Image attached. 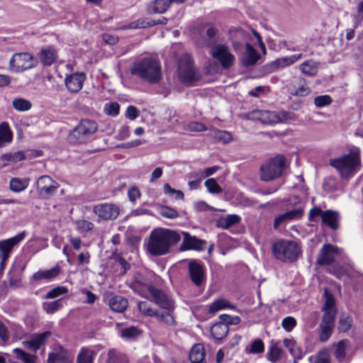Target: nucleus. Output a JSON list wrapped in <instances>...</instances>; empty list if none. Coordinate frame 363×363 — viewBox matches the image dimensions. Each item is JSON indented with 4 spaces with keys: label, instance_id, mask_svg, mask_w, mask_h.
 <instances>
[{
    "label": "nucleus",
    "instance_id": "72a5a7b5",
    "mask_svg": "<svg viewBox=\"0 0 363 363\" xmlns=\"http://www.w3.org/2000/svg\"><path fill=\"white\" fill-rule=\"evenodd\" d=\"M210 136L224 144L229 143L232 140V135L229 132L217 129L211 130Z\"/></svg>",
    "mask_w": 363,
    "mask_h": 363
},
{
    "label": "nucleus",
    "instance_id": "c03bdc74",
    "mask_svg": "<svg viewBox=\"0 0 363 363\" xmlns=\"http://www.w3.org/2000/svg\"><path fill=\"white\" fill-rule=\"evenodd\" d=\"M170 4V0H155L152 11L156 13H163L167 11Z\"/></svg>",
    "mask_w": 363,
    "mask_h": 363
},
{
    "label": "nucleus",
    "instance_id": "37998d69",
    "mask_svg": "<svg viewBox=\"0 0 363 363\" xmlns=\"http://www.w3.org/2000/svg\"><path fill=\"white\" fill-rule=\"evenodd\" d=\"M140 334V330L134 326L127 327L121 330V335L125 339H134Z\"/></svg>",
    "mask_w": 363,
    "mask_h": 363
},
{
    "label": "nucleus",
    "instance_id": "1a4fd4ad",
    "mask_svg": "<svg viewBox=\"0 0 363 363\" xmlns=\"http://www.w3.org/2000/svg\"><path fill=\"white\" fill-rule=\"evenodd\" d=\"M249 118H256L262 121L264 123H284L293 120L294 114L291 112L281 111L279 112L267 111H255L249 113Z\"/></svg>",
    "mask_w": 363,
    "mask_h": 363
},
{
    "label": "nucleus",
    "instance_id": "6e6d98bb",
    "mask_svg": "<svg viewBox=\"0 0 363 363\" xmlns=\"http://www.w3.org/2000/svg\"><path fill=\"white\" fill-rule=\"evenodd\" d=\"M352 320L349 316H342L339 320L338 330L342 332H346L351 327Z\"/></svg>",
    "mask_w": 363,
    "mask_h": 363
},
{
    "label": "nucleus",
    "instance_id": "c756f323",
    "mask_svg": "<svg viewBox=\"0 0 363 363\" xmlns=\"http://www.w3.org/2000/svg\"><path fill=\"white\" fill-rule=\"evenodd\" d=\"M295 219V209L279 215L274 218V228L278 230L280 226H284L290 221Z\"/></svg>",
    "mask_w": 363,
    "mask_h": 363
},
{
    "label": "nucleus",
    "instance_id": "58836bf2",
    "mask_svg": "<svg viewBox=\"0 0 363 363\" xmlns=\"http://www.w3.org/2000/svg\"><path fill=\"white\" fill-rule=\"evenodd\" d=\"M13 352L16 359L23 361V363H35V356L33 354H28L19 348L14 349Z\"/></svg>",
    "mask_w": 363,
    "mask_h": 363
},
{
    "label": "nucleus",
    "instance_id": "4468645a",
    "mask_svg": "<svg viewBox=\"0 0 363 363\" xmlns=\"http://www.w3.org/2000/svg\"><path fill=\"white\" fill-rule=\"evenodd\" d=\"M210 54L225 69L230 67L235 62V56L230 52L229 48L224 44H217L212 47Z\"/></svg>",
    "mask_w": 363,
    "mask_h": 363
},
{
    "label": "nucleus",
    "instance_id": "69168bd1",
    "mask_svg": "<svg viewBox=\"0 0 363 363\" xmlns=\"http://www.w3.org/2000/svg\"><path fill=\"white\" fill-rule=\"evenodd\" d=\"M333 274L338 279L345 281L347 277H350L349 272L343 268H335Z\"/></svg>",
    "mask_w": 363,
    "mask_h": 363
},
{
    "label": "nucleus",
    "instance_id": "338daca9",
    "mask_svg": "<svg viewBox=\"0 0 363 363\" xmlns=\"http://www.w3.org/2000/svg\"><path fill=\"white\" fill-rule=\"evenodd\" d=\"M189 129L191 131L202 132L207 130L206 127L201 123L193 122L189 124Z\"/></svg>",
    "mask_w": 363,
    "mask_h": 363
},
{
    "label": "nucleus",
    "instance_id": "b1692460",
    "mask_svg": "<svg viewBox=\"0 0 363 363\" xmlns=\"http://www.w3.org/2000/svg\"><path fill=\"white\" fill-rule=\"evenodd\" d=\"M60 272L61 267L59 265H56L50 269L39 270L32 275L31 281L36 282L42 279L50 280L58 276Z\"/></svg>",
    "mask_w": 363,
    "mask_h": 363
},
{
    "label": "nucleus",
    "instance_id": "6ab92c4d",
    "mask_svg": "<svg viewBox=\"0 0 363 363\" xmlns=\"http://www.w3.org/2000/svg\"><path fill=\"white\" fill-rule=\"evenodd\" d=\"M51 335L52 333L50 331H45L40 334H34L30 340L25 341L23 344L26 348H28L33 352H36L46 343Z\"/></svg>",
    "mask_w": 363,
    "mask_h": 363
},
{
    "label": "nucleus",
    "instance_id": "09e8293b",
    "mask_svg": "<svg viewBox=\"0 0 363 363\" xmlns=\"http://www.w3.org/2000/svg\"><path fill=\"white\" fill-rule=\"evenodd\" d=\"M281 355V350L277 345H274L268 352V359L270 362L275 363L279 359Z\"/></svg>",
    "mask_w": 363,
    "mask_h": 363
},
{
    "label": "nucleus",
    "instance_id": "e433bc0d",
    "mask_svg": "<svg viewBox=\"0 0 363 363\" xmlns=\"http://www.w3.org/2000/svg\"><path fill=\"white\" fill-rule=\"evenodd\" d=\"M94 352L88 348H82L77 356V363H93Z\"/></svg>",
    "mask_w": 363,
    "mask_h": 363
},
{
    "label": "nucleus",
    "instance_id": "f8f14e48",
    "mask_svg": "<svg viewBox=\"0 0 363 363\" xmlns=\"http://www.w3.org/2000/svg\"><path fill=\"white\" fill-rule=\"evenodd\" d=\"M274 256L284 262H293L295 259V244L293 241L280 240L272 246Z\"/></svg>",
    "mask_w": 363,
    "mask_h": 363
},
{
    "label": "nucleus",
    "instance_id": "f3484780",
    "mask_svg": "<svg viewBox=\"0 0 363 363\" xmlns=\"http://www.w3.org/2000/svg\"><path fill=\"white\" fill-rule=\"evenodd\" d=\"M340 254V249L333 245H324L321 248L316 262L319 265H330Z\"/></svg>",
    "mask_w": 363,
    "mask_h": 363
},
{
    "label": "nucleus",
    "instance_id": "c9c22d12",
    "mask_svg": "<svg viewBox=\"0 0 363 363\" xmlns=\"http://www.w3.org/2000/svg\"><path fill=\"white\" fill-rule=\"evenodd\" d=\"M12 106L16 111L24 112L31 108L32 104L27 99L23 98H16L12 101Z\"/></svg>",
    "mask_w": 363,
    "mask_h": 363
},
{
    "label": "nucleus",
    "instance_id": "7c9ffc66",
    "mask_svg": "<svg viewBox=\"0 0 363 363\" xmlns=\"http://www.w3.org/2000/svg\"><path fill=\"white\" fill-rule=\"evenodd\" d=\"M13 134L7 122L0 123V147L10 143L12 140Z\"/></svg>",
    "mask_w": 363,
    "mask_h": 363
},
{
    "label": "nucleus",
    "instance_id": "864d4df0",
    "mask_svg": "<svg viewBox=\"0 0 363 363\" xmlns=\"http://www.w3.org/2000/svg\"><path fill=\"white\" fill-rule=\"evenodd\" d=\"M104 110L106 114L116 116L119 113L120 106L117 102H109L106 104Z\"/></svg>",
    "mask_w": 363,
    "mask_h": 363
},
{
    "label": "nucleus",
    "instance_id": "8fccbe9b",
    "mask_svg": "<svg viewBox=\"0 0 363 363\" xmlns=\"http://www.w3.org/2000/svg\"><path fill=\"white\" fill-rule=\"evenodd\" d=\"M229 303L228 301L224 299H218L213 302L209 306V312L216 313L218 311L228 307Z\"/></svg>",
    "mask_w": 363,
    "mask_h": 363
},
{
    "label": "nucleus",
    "instance_id": "ddd939ff",
    "mask_svg": "<svg viewBox=\"0 0 363 363\" xmlns=\"http://www.w3.org/2000/svg\"><path fill=\"white\" fill-rule=\"evenodd\" d=\"M33 56L28 52L15 53L9 61V69L13 72H21L35 66Z\"/></svg>",
    "mask_w": 363,
    "mask_h": 363
},
{
    "label": "nucleus",
    "instance_id": "5701e85b",
    "mask_svg": "<svg viewBox=\"0 0 363 363\" xmlns=\"http://www.w3.org/2000/svg\"><path fill=\"white\" fill-rule=\"evenodd\" d=\"M57 58V52L52 46L43 48L40 52V60L45 66H50Z\"/></svg>",
    "mask_w": 363,
    "mask_h": 363
},
{
    "label": "nucleus",
    "instance_id": "f257e3e1",
    "mask_svg": "<svg viewBox=\"0 0 363 363\" xmlns=\"http://www.w3.org/2000/svg\"><path fill=\"white\" fill-rule=\"evenodd\" d=\"M132 288L141 296L154 302L160 308L166 311L162 313L159 312V315H155L160 321L169 326L176 324L172 314L174 310V301L162 291L152 285L143 284L140 281H135L133 283Z\"/></svg>",
    "mask_w": 363,
    "mask_h": 363
},
{
    "label": "nucleus",
    "instance_id": "680f3d73",
    "mask_svg": "<svg viewBox=\"0 0 363 363\" xmlns=\"http://www.w3.org/2000/svg\"><path fill=\"white\" fill-rule=\"evenodd\" d=\"M103 40L108 45H116L118 42V38L116 35H113L108 33H104L101 35Z\"/></svg>",
    "mask_w": 363,
    "mask_h": 363
},
{
    "label": "nucleus",
    "instance_id": "c85d7f7f",
    "mask_svg": "<svg viewBox=\"0 0 363 363\" xmlns=\"http://www.w3.org/2000/svg\"><path fill=\"white\" fill-rule=\"evenodd\" d=\"M229 331V327L226 323H217L211 328V333L214 339L220 340L224 338Z\"/></svg>",
    "mask_w": 363,
    "mask_h": 363
},
{
    "label": "nucleus",
    "instance_id": "423d86ee",
    "mask_svg": "<svg viewBox=\"0 0 363 363\" xmlns=\"http://www.w3.org/2000/svg\"><path fill=\"white\" fill-rule=\"evenodd\" d=\"M178 77L184 84H190L200 79L199 69L194 66L192 57L189 53L184 55L179 60Z\"/></svg>",
    "mask_w": 363,
    "mask_h": 363
},
{
    "label": "nucleus",
    "instance_id": "a878e982",
    "mask_svg": "<svg viewBox=\"0 0 363 363\" xmlns=\"http://www.w3.org/2000/svg\"><path fill=\"white\" fill-rule=\"evenodd\" d=\"M260 58L256 50L248 43H246V52L242 60V64L245 67L254 65Z\"/></svg>",
    "mask_w": 363,
    "mask_h": 363
},
{
    "label": "nucleus",
    "instance_id": "4be33fe9",
    "mask_svg": "<svg viewBox=\"0 0 363 363\" xmlns=\"http://www.w3.org/2000/svg\"><path fill=\"white\" fill-rule=\"evenodd\" d=\"M84 79L83 73L72 74L65 79L66 87L71 93H77L82 89Z\"/></svg>",
    "mask_w": 363,
    "mask_h": 363
},
{
    "label": "nucleus",
    "instance_id": "bf43d9fd",
    "mask_svg": "<svg viewBox=\"0 0 363 363\" xmlns=\"http://www.w3.org/2000/svg\"><path fill=\"white\" fill-rule=\"evenodd\" d=\"M128 196L130 201L135 202L138 198L140 197L141 194L138 188L133 186L128 190Z\"/></svg>",
    "mask_w": 363,
    "mask_h": 363
},
{
    "label": "nucleus",
    "instance_id": "de8ad7c7",
    "mask_svg": "<svg viewBox=\"0 0 363 363\" xmlns=\"http://www.w3.org/2000/svg\"><path fill=\"white\" fill-rule=\"evenodd\" d=\"M159 213L165 218L173 219L179 216L178 212L170 207L162 206L159 208Z\"/></svg>",
    "mask_w": 363,
    "mask_h": 363
},
{
    "label": "nucleus",
    "instance_id": "39448f33",
    "mask_svg": "<svg viewBox=\"0 0 363 363\" xmlns=\"http://www.w3.org/2000/svg\"><path fill=\"white\" fill-rule=\"evenodd\" d=\"M324 315L320 325V340L322 342L327 341L330 337L337 313L335 297L327 289L324 290Z\"/></svg>",
    "mask_w": 363,
    "mask_h": 363
},
{
    "label": "nucleus",
    "instance_id": "393cba45",
    "mask_svg": "<svg viewBox=\"0 0 363 363\" xmlns=\"http://www.w3.org/2000/svg\"><path fill=\"white\" fill-rule=\"evenodd\" d=\"M321 220L323 224L328 225L333 230H335L338 227L340 214L335 211H325L323 215V219Z\"/></svg>",
    "mask_w": 363,
    "mask_h": 363
},
{
    "label": "nucleus",
    "instance_id": "9b49d317",
    "mask_svg": "<svg viewBox=\"0 0 363 363\" xmlns=\"http://www.w3.org/2000/svg\"><path fill=\"white\" fill-rule=\"evenodd\" d=\"M25 237L26 232L23 231L14 237L0 241V274L3 272L13 247L18 245Z\"/></svg>",
    "mask_w": 363,
    "mask_h": 363
},
{
    "label": "nucleus",
    "instance_id": "a19ab883",
    "mask_svg": "<svg viewBox=\"0 0 363 363\" xmlns=\"http://www.w3.org/2000/svg\"><path fill=\"white\" fill-rule=\"evenodd\" d=\"M348 345L347 340H341L338 342L335 348V357L340 362H344L345 360V350Z\"/></svg>",
    "mask_w": 363,
    "mask_h": 363
},
{
    "label": "nucleus",
    "instance_id": "79ce46f5",
    "mask_svg": "<svg viewBox=\"0 0 363 363\" xmlns=\"http://www.w3.org/2000/svg\"><path fill=\"white\" fill-rule=\"evenodd\" d=\"M264 350V342L260 339L254 340L249 347L245 348V352L247 354L262 353Z\"/></svg>",
    "mask_w": 363,
    "mask_h": 363
},
{
    "label": "nucleus",
    "instance_id": "0e129e2a",
    "mask_svg": "<svg viewBox=\"0 0 363 363\" xmlns=\"http://www.w3.org/2000/svg\"><path fill=\"white\" fill-rule=\"evenodd\" d=\"M194 207L197 212L207 211L211 209V207L203 201L194 203Z\"/></svg>",
    "mask_w": 363,
    "mask_h": 363
},
{
    "label": "nucleus",
    "instance_id": "4c0bfd02",
    "mask_svg": "<svg viewBox=\"0 0 363 363\" xmlns=\"http://www.w3.org/2000/svg\"><path fill=\"white\" fill-rule=\"evenodd\" d=\"M107 356L108 358L106 363H123L128 360L123 354L115 350H109Z\"/></svg>",
    "mask_w": 363,
    "mask_h": 363
},
{
    "label": "nucleus",
    "instance_id": "a211bd4d",
    "mask_svg": "<svg viewBox=\"0 0 363 363\" xmlns=\"http://www.w3.org/2000/svg\"><path fill=\"white\" fill-rule=\"evenodd\" d=\"M58 187L59 184L48 175L40 177L37 181L38 191L42 195H51Z\"/></svg>",
    "mask_w": 363,
    "mask_h": 363
},
{
    "label": "nucleus",
    "instance_id": "7ed1b4c3",
    "mask_svg": "<svg viewBox=\"0 0 363 363\" xmlns=\"http://www.w3.org/2000/svg\"><path fill=\"white\" fill-rule=\"evenodd\" d=\"M330 164L334 167L342 178L349 179L361 170V152L356 146H350L348 153L332 159Z\"/></svg>",
    "mask_w": 363,
    "mask_h": 363
},
{
    "label": "nucleus",
    "instance_id": "3c124183",
    "mask_svg": "<svg viewBox=\"0 0 363 363\" xmlns=\"http://www.w3.org/2000/svg\"><path fill=\"white\" fill-rule=\"evenodd\" d=\"M62 307L61 299L49 302L44 304L45 311L49 314H52Z\"/></svg>",
    "mask_w": 363,
    "mask_h": 363
},
{
    "label": "nucleus",
    "instance_id": "412c9836",
    "mask_svg": "<svg viewBox=\"0 0 363 363\" xmlns=\"http://www.w3.org/2000/svg\"><path fill=\"white\" fill-rule=\"evenodd\" d=\"M184 240L180 246V250H202L206 244V241L198 239L195 236H191L189 233L183 232Z\"/></svg>",
    "mask_w": 363,
    "mask_h": 363
},
{
    "label": "nucleus",
    "instance_id": "20e7f679",
    "mask_svg": "<svg viewBox=\"0 0 363 363\" xmlns=\"http://www.w3.org/2000/svg\"><path fill=\"white\" fill-rule=\"evenodd\" d=\"M130 73L151 84L158 83L162 77L160 62L153 57H144L134 62Z\"/></svg>",
    "mask_w": 363,
    "mask_h": 363
},
{
    "label": "nucleus",
    "instance_id": "f704fd0d",
    "mask_svg": "<svg viewBox=\"0 0 363 363\" xmlns=\"http://www.w3.org/2000/svg\"><path fill=\"white\" fill-rule=\"evenodd\" d=\"M318 64L313 60L304 62L300 66L301 72L308 76H312L316 74Z\"/></svg>",
    "mask_w": 363,
    "mask_h": 363
},
{
    "label": "nucleus",
    "instance_id": "13d9d810",
    "mask_svg": "<svg viewBox=\"0 0 363 363\" xmlns=\"http://www.w3.org/2000/svg\"><path fill=\"white\" fill-rule=\"evenodd\" d=\"M299 185V191L301 192V198L306 199L308 194V189L303 184V179L301 176H296V186Z\"/></svg>",
    "mask_w": 363,
    "mask_h": 363
},
{
    "label": "nucleus",
    "instance_id": "f03ea898",
    "mask_svg": "<svg viewBox=\"0 0 363 363\" xmlns=\"http://www.w3.org/2000/svg\"><path fill=\"white\" fill-rule=\"evenodd\" d=\"M180 240V235L174 230L164 228L155 229L149 235L147 250L153 256L164 255L169 253L172 246Z\"/></svg>",
    "mask_w": 363,
    "mask_h": 363
},
{
    "label": "nucleus",
    "instance_id": "9d476101",
    "mask_svg": "<svg viewBox=\"0 0 363 363\" xmlns=\"http://www.w3.org/2000/svg\"><path fill=\"white\" fill-rule=\"evenodd\" d=\"M219 38V30L213 24L204 23L199 28V36L197 44L201 48H212L217 45Z\"/></svg>",
    "mask_w": 363,
    "mask_h": 363
},
{
    "label": "nucleus",
    "instance_id": "2f4dec72",
    "mask_svg": "<svg viewBox=\"0 0 363 363\" xmlns=\"http://www.w3.org/2000/svg\"><path fill=\"white\" fill-rule=\"evenodd\" d=\"M240 218L235 214L228 215L225 217H221L216 221V226L223 229H228L230 227L238 223Z\"/></svg>",
    "mask_w": 363,
    "mask_h": 363
},
{
    "label": "nucleus",
    "instance_id": "e2e57ef3",
    "mask_svg": "<svg viewBox=\"0 0 363 363\" xmlns=\"http://www.w3.org/2000/svg\"><path fill=\"white\" fill-rule=\"evenodd\" d=\"M294 62L292 57H282L277 59L274 62V65L277 67H281L286 65H289Z\"/></svg>",
    "mask_w": 363,
    "mask_h": 363
},
{
    "label": "nucleus",
    "instance_id": "49530a36",
    "mask_svg": "<svg viewBox=\"0 0 363 363\" xmlns=\"http://www.w3.org/2000/svg\"><path fill=\"white\" fill-rule=\"evenodd\" d=\"M205 186L208 191L211 194H220L222 192V189L215 179H208L205 182Z\"/></svg>",
    "mask_w": 363,
    "mask_h": 363
},
{
    "label": "nucleus",
    "instance_id": "6e6552de",
    "mask_svg": "<svg viewBox=\"0 0 363 363\" xmlns=\"http://www.w3.org/2000/svg\"><path fill=\"white\" fill-rule=\"evenodd\" d=\"M96 122L91 120H82L69 133V140L72 143H84L97 130Z\"/></svg>",
    "mask_w": 363,
    "mask_h": 363
},
{
    "label": "nucleus",
    "instance_id": "2eb2a0df",
    "mask_svg": "<svg viewBox=\"0 0 363 363\" xmlns=\"http://www.w3.org/2000/svg\"><path fill=\"white\" fill-rule=\"evenodd\" d=\"M188 271L190 279L195 286L199 287L206 282V270L200 262L197 260L189 261Z\"/></svg>",
    "mask_w": 363,
    "mask_h": 363
},
{
    "label": "nucleus",
    "instance_id": "ea45409f",
    "mask_svg": "<svg viewBox=\"0 0 363 363\" xmlns=\"http://www.w3.org/2000/svg\"><path fill=\"white\" fill-rule=\"evenodd\" d=\"M138 308L140 313L144 314L145 315L154 317L155 315H159V312L153 309L150 303L147 301H140L138 303Z\"/></svg>",
    "mask_w": 363,
    "mask_h": 363
},
{
    "label": "nucleus",
    "instance_id": "052dcab7",
    "mask_svg": "<svg viewBox=\"0 0 363 363\" xmlns=\"http://www.w3.org/2000/svg\"><path fill=\"white\" fill-rule=\"evenodd\" d=\"M315 363H330L328 352L326 350L320 351L316 357Z\"/></svg>",
    "mask_w": 363,
    "mask_h": 363
},
{
    "label": "nucleus",
    "instance_id": "dca6fc26",
    "mask_svg": "<svg viewBox=\"0 0 363 363\" xmlns=\"http://www.w3.org/2000/svg\"><path fill=\"white\" fill-rule=\"evenodd\" d=\"M94 213L98 217L103 220H114L120 213V209L118 206L113 203H100L94 206Z\"/></svg>",
    "mask_w": 363,
    "mask_h": 363
},
{
    "label": "nucleus",
    "instance_id": "a18cd8bd",
    "mask_svg": "<svg viewBox=\"0 0 363 363\" xmlns=\"http://www.w3.org/2000/svg\"><path fill=\"white\" fill-rule=\"evenodd\" d=\"M68 292V289L65 286H59L52 289L49 291L46 295L45 298L48 299L55 298L61 295L66 294Z\"/></svg>",
    "mask_w": 363,
    "mask_h": 363
},
{
    "label": "nucleus",
    "instance_id": "473e14b6",
    "mask_svg": "<svg viewBox=\"0 0 363 363\" xmlns=\"http://www.w3.org/2000/svg\"><path fill=\"white\" fill-rule=\"evenodd\" d=\"M29 184V179L13 177L9 182L10 189L13 192H21L24 191Z\"/></svg>",
    "mask_w": 363,
    "mask_h": 363
},
{
    "label": "nucleus",
    "instance_id": "4d7b16f0",
    "mask_svg": "<svg viewBox=\"0 0 363 363\" xmlns=\"http://www.w3.org/2000/svg\"><path fill=\"white\" fill-rule=\"evenodd\" d=\"M281 326L286 332H291L295 327V319L291 316L284 318L281 321Z\"/></svg>",
    "mask_w": 363,
    "mask_h": 363
},
{
    "label": "nucleus",
    "instance_id": "bb28decb",
    "mask_svg": "<svg viewBox=\"0 0 363 363\" xmlns=\"http://www.w3.org/2000/svg\"><path fill=\"white\" fill-rule=\"evenodd\" d=\"M110 308L116 313H123L128 307V300L123 296L116 295L108 301Z\"/></svg>",
    "mask_w": 363,
    "mask_h": 363
},
{
    "label": "nucleus",
    "instance_id": "0eeeda50",
    "mask_svg": "<svg viewBox=\"0 0 363 363\" xmlns=\"http://www.w3.org/2000/svg\"><path fill=\"white\" fill-rule=\"evenodd\" d=\"M286 160L282 155L270 158L260 167V178L262 181L269 182L279 177L284 171Z\"/></svg>",
    "mask_w": 363,
    "mask_h": 363
},
{
    "label": "nucleus",
    "instance_id": "cd10ccee",
    "mask_svg": "<svg viewBox=\"0 0 363 363\" xmlns=\"http://www.w3.org/2000/svg\"><path fill=\"white\" fill-rule=\"evenodd\" d=\"M189 359L191 363H205V350L201 345H196L192 347Z\"/></svg>",
    "mask_w": 363,
    "mask_h": 363
},
{
    "label": "nucleus",
    "instance_id": "5fc2aeb1",
    "mask_svg": "<svg viewBox=\"0 0 363 363\" xmlns=\"http://www.w3.org/2000/svg\"><path fill=\"white\" fill-rule=\"evenodd\" d=\"M331 97L329 95H323L316 96L314 99V104L317 107H323L330 104Z\"/></svg>",
    "mask_w": 363,
    "mask_h": 363
},
{
    "label": "nucleus",
    "instance_id": "774afa93",
    "mask_svg": "<svg viewBox=\"0 0 363 363\" xmlns=\"http://www.w3.org/2000/svg\"><path fill=\"white\" fill-rule=\"evenodd\" d=\"M125 116L130 119L134 120L138 116V111L134 106H129L127 108Z\"/></svg>",
    "mask_w": 363,
    "mask_h": 363
},
{
    "label": "nucleus",
    "instance_id": "aec40b11",
    "mask_svg": "<svg viewBox=\"0 0 363 363\" xmlns=\"http://www.w3.org/2000/svg\"><path fill=\"white\" fill-rule=\"evenodd\" d=\"M48 363H72V359L69 357L68 353L61 345H55L52 352L48 355Z\"/></svg>",
    "mask_w": 363,
    "mask_h": 363
},
{
    "label": "nucleus",
    "instance_id": "603ef678",
    "mask_svg": "<svg viewBox=\"0 0 363 363\" xmlns=\"http://www.w3.org/2000/svg\"><path fill=\"white\" fill-rule=\"evenodd\" d=\"M150 24V21H146L144 19H138L135 21L131 22L127 26H125L122 28V29H138V28H144L146 27H150L149 26Z\"/></svg>",
    "mask_w": 363,
    "mask_h": 363
}]
</instances>
